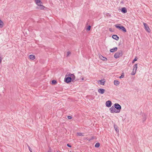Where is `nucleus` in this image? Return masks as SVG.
Segmentation results:
<instances>
[{
  "instance_id": "obj_10",
  "label": "nucleus",
  "mask_w": 152,
  "mask_h": 152,
  "mask_svg": "<svg viewBox=\"0 0 152 152\" xmlns=\"http://www.w3.org/2000/svg\"><path fill=\"white\" fill-rule=\"evenodd\" d=\"M112 38L116 40H118L119 39V37L117 35L115 34L113 35L112 36Z\"/></svg>"
},
{
  "instance_id": "obj_40",
  "label": "nucleus",
  "mask_w": 152,
  "mask_h": 152,
  "mask_svg": "<svg viewBox=\"0 0 152 152\" xmlns=\"http://www.w3.org/2000/svg\"><path fill=\"white\" fill-rule=\"evenodd\" d=\"M57 152H60V151H57Z\"/></svg>"
},
{
  "instance_id": "obj_31",
  "label": "nucleus",
  "mask_w": 152,
  "mask_h": 152,
  "mask_svg": "<svg viewBox=\"0 0 152 152\" xmlns=\"http://www.w3.org/2000/svg\"><path fill=\"white\" fill-rule=\"evenodd\" d=\"M47 152H52V149L51 147H49V150Z\"/></svg>"
},
{
  "instance_id": "obj_27",
  "label": "nucleus",
  "mask_w": 152,
  "mask_h": 152,
  "mask_svg": "<svg viewBox=\"0 0 152 152\" xmlns=\"http://www.w3.org/2000/svg\"><path fill=\"white\" fill-rule=\"evenodd\" d=\"M41 1L40 0H35V1L36 3L37 4H38V3H39L41 2Z\"/></svg>"
},
{
  "instance_id": "obj_14",
  "label": "nucleus",
  "mask_w": 152,
  "mask_h": 152,
  "mask_svg": "<svg viewBox=\"0 0 152 152\" xmlns=\"http://www.w3.org/2000/svg\"><path fill=\"white\" fill-rule=\"evenodd\" d=\"M114 84L115 85L117 86L119 85L120 82L118 81L115 80L114 81Z\"/></svg>"
},
{
  "instance_id": "obj_30",
  "label": "nucleus",
  "mask_w": 152,
  "mask_h": 152,
  "mask_svg": "<svg viewBox=\"0 0 152 152\" xmlns=\"http://www.w3.org/2000/svg\"><path fill=\"white\" fill-rule=\"evenodd\" d=\"M70 54L71 52L70 51H68L67 52L66 57H68Z\"/></svg>"
},
{
  "instance_id": "obj_22",
  "label": "nucleus",
  "mask_w": 152,
  "mask_h": 152,
  "mask_svg": "<svg viewBox=\"0 0 152 152\" xmlns=\"http://www.w3.org/2000/svg\"><path fill=\"white\" fill-rule=\"evenodd\" d=\"M100 146V143L99 142H97L95 145V147L96 148H98Z\"/></svg>"
},
{
  "instance_id": "obj_29",
  "label": "nucleus",
  "mask_w": 152,
  "mask_h": 152,
  "mask_svg": "<svg viewBox=\"0 0 152 152\" xmlns=\"http://www.w3.org/2000/svg\"><path fill=\"white\" fill-rule=\"evenodd\" d=\"M77 134H78V135L79 136H83L82 133L78 132V133H77Z\"/></svg>"
},
{
  "instance_id": "obj_17",
  "label": "nucleus",
  "mask_w": 152,
  "mask_h": 152,
  "mask_svg": "<svg viewBox=\"0 0 152 152\" xmlns=\"http://www.w3.org/2000/svg\"><path fill=\"white\" fill-rule=\"evenodd\" d=\"M29 58L32 60H33L35 58V56L33 55H30L29 56Z\"/></svg>"
},
{
  "instance_id": "obj_38",
  "label": "nucleus",
  "mask_w": 152,
  "mask_h": 152,
  "mask_svg": "<svg viewBox=\"0 0 152 152\" xmlns=\"http://www.w3.org/2000/svg\"><path fill=\"white\" fill-rule=\"evenodd\" d=\"M94 137L92 136V137H91V140H93V139H94Z\"/></svg>"
},
{
  "instance_id": "obj_5",
  "label": "nucleus",
  "mask_w": 152,
  "mask_h": 152,
  "mask_svg": "<svg viewBox=\"0 0 152 152\" xmlns=\"http://www.w3.org/2000/svg\"><path fill=\"white\" fill-rule=\"evenodd\" d=\"M109 110L110 111V112L111 113H118L119 111H116V110L115 109V108L113 106H112L111 108H110L109 109Z\"/></svg>"
},
{
  "instance_id": "obj_33",
  "label": "nucleus",
  "mask_w": 152,
  "mask_h": 152,
  "mask_svg": "<svg viewBox=\"0 0 152 152\" xmlns=\"http://www.w3.org/2000/svg\"><path fill=\"white\" fill-rule=\"evenodd\" d=\"M67 146L69 148H71L72 147V146L71 145H70L68 143L67 144Z\"/></svg>"
},
{
  "instance_id": "obj_9",
  "label": "nucleus",
  "mask_w": 152,
  "mask_h": 152,
  "mask_svg": "<svg viewBox=\"0 0 152 152\" xmlns=\"http://www.w3.org/2000/svg\"><path fill=\"white\" fill-rule=\"evenodd\" d=\"M98 91L99 93L102 94L104 93L105 90L103 88H100L98 90Z\"/></svg>"
},
{
  "instance_id": "obj_32",
  "label": "nucleus",
  "mask_w": 152,
  "mask_h": 152,
  "mask_svg": "<svg viewBox=\"0 0 152 152\" xmlns=\"http://www.w3.org/2000/svg\"><path fill=\"white\" fill-rule=\"evenodd\" d=\"M28 149H29V150L31 152H32V149H31V148L29 146H28Z\"/></svg>"
},
{
  "instance_id": "obj_4",
  "label": "nucleus",
  "mask_w": 152,
  "mask_h": 152,
  "mask_svg": "<svg viewBox=\"0 0 152 152\" xmlns=\"http://www.w3.org/2000/svg\"><path fill=\"white\" fill-rule=\"evenodd\" d=\"M115 109L117 110L116 111H119L118 113H120L121 108V106L118 103H115L113 106Z\"/></svg>"
},
{
  "instance_id": "obj_28",
  "label": "nucleus",
  "mask_w": 152,
  "mask_h": 152,
  "mask_svg": "<svg viewBox=\"0 0 152 152\" xmlns=\"http://www.w3.org/2000/svg\"><path fill=\"white\" fill-rule=\"evenodd\" d=\"M136 72L135 71H132V72L131 73V75H134L135 74V73H136Z\"/></svg>"
},
{
  "instance_id": "obj_8",
  "label": "nucleus",
  "mask_w": 152,
  "mask_h": 152,
  "mask_svg": "<svg viewBox=\"0 0 152 152\" xmlns=\"http://www.w3.org/2000/svg\"><path fill=\"white\" fill-rule=\"evenodd\" d=\"M106 82L105 79H103L101 80L98 81V83H100V84L102 85H104Z\"/></svg>"
},
{
  "instance_id": "obj_26",
  "label": "nucleus",
  "mask_w": 152,
  "mask_h": 152,
  "mask_svg": "<svg viewBox=\"0 0 152 152\" xmlns=\"http://www.w3.org/2000/svg\"><path fill=\"white\" fill-rule=\"evenodd\" d=\"M137 57H135L134 59L132 61V63H134L135 61H137Z\"/></svg>"
},
{
  "instance_id": "obj_13",
  "label": "nucleus",
  "mask_w": 152,
  "mask_h": 152,
  "mask_svg": "<svg viewBox=\"0 0 152 152\" xmlns=\"http://www.w3.org/2000/svg\"><path fill=\"white\" fill-rule=\"evenodd\" d=\"M118 48L117 47H115L111 49L110 50V52L111 53L114 52L115 51H117Z\"/></svg>"
},
{
  "instance_id": "obj_25",
  "label": "nucleus",
  "mask_w": 152,
  "mask_h": 152,
  "mask_svg": "<svg viewBox=\"0 0 152 152\" xmlns=\"http://www.w3.org/2000/svg\"><path fill=\"white\" fill-rule=\"evenodd\" d=\"M105 15H106L107 17H110L111 16V15L109 13H104Z\"/></svg>"
},
{
  "instance_id": "obj_3",
  "label": "nucleus",
  "mask_w": 152,
  "mask_h": 152,
  "mask_svg": "<svg viewBox=\"0 0 152 152\" xmlns=\"http://www.w3.org/2000/svg\"><path fill=\"white\" fill-rule=\"evenodd\" d=\"M123 53L121 50L118 51V52L115 53L114 55V57L115 58H118L122 56Z\"/></svg>"
},
{
  "instance_id": "obj_24",
  "label": "nucleus",
  "mask_w": 152,
  "mask_h": 152,
  "mask_svg": "<svg viewBox=\"0 0 152 152\" xmlns=\"http://www.w3.org/2000/svg\"><path fill=\"white\" fill-rule=\"evenodd\" d=\"M124 76V72L122 73L121 76L119 77V78L120 79L123 78Z\"/></svg>"
},
{
  "instance_id": "obj_41",
  "label": "nucleus",
  "mask_w": 152,
  "mask_h": 152,
  "mask_svg": "<svg viewBox=\"0 0 152 152\" xmlns=\"http://www.w3.org/2000/svg\"><path fill=\"white\" fill-rule=\"evenodd\" d=\"M80 73V72H78V73Z\"/></svg>"
},
{
  "instance_id": "obj_37",
  "label": "nucleus",
  "mask_w": 152,
  "mask_h": 152,
  "mask_svg": "<svg viewBox=\"0 0 152 152\" xmlns=\"http://www.w3.org/2000/svg\"><path fill=\"white\" fill-rule=\"evenodd\" d=\"M109 30L111 32H113V31L112 30V28H110L109 29Z\"/></svg>"
},
{
  "instance_id": "obj_19",
  "label": "nucleus",
  "mask_w": 152,
  "mask_h": 152,
  "mask_svg": "<svg viewBox=\"0 0 152 152\" xmlns=\"http://www.w3.org/2000/svg\"><path fill=\"white\" fill-rule=\"evenodd\" d=\"M4 25L3 22L0 19V28H2Z\"/></svg>"
},
{
  "instance_id": "obj_18",
  "label": "nucleus",
  "mask_w": 152,
  "mask_h": 152,
  "mask_svg": "<svg viewBox=\"0 0 152 152\" xmlns=\"http://www.w3.org/2000/svg\"><path fill=\"white\" fill-rule=\"evenodd\" d=\"M146 116L145 114L142 115V120L143 122H144L146 120Z\"/></svg>"
},
{
  "instance_id": "obj_15",
  "label": "nucleus",
  "mask_w": 152,
  "mask_h": 152,
  "mask_svg": "<svg viewBox=\"0 0 152 152\" xmlns=\"http://www.w3.org/2000/svg\"><path fill=\"white\" fill-rule=\"evenodd\" d=\"M137 68V64H135L133 66V70L134 71H135L136 72Z\"/></svg>"
},
{
  "instance_id": "obj_23",
  "label": "nucleus",
  "mask_w": 152,
  "mask_h": 152,
  "mask_svg": "<svg viewBox=\"0 0 152 152\" xmlns=\"http://www.w3.org/2000/svg\"><path fill=\"white\" fill-rule=\"evenodd\" d=\"M91 26L90 25H89L86 28V31H89L91 29Z\"/></svg>"
},
{
  "instance_id": "obj_36",
  "label": "nucleus",
  "mask_w": 152,
  "mask_h": 152,
  "mask_svg": "<svg viewBox=\"0 0 152 152\" xmlns=\"http://www.w3.org/2000/svg\"><path fill=\"white\" fill-rule=\"evenodd\" d=\"M79 80V79L77 78L76 80H74V82H75V81H78Z\"/></svg>"
},
{
  "instance_id": "obj_7",
  "label": "nucleus",
  "mask_w": 152,
  "mask_h": 152,
  "mask_svg": "<svg viewBox=\"0 0 152 152\" xmlns=\"http://www.w3.org/2000/svg\"><path fill=\"white\" fill-rule=\"evenodd\" d=\"M105 104L106 107H109L112 105V103L111 101L108 100L106 102Z\"/></svg>"
},
{
  "instance_id": "obj_42",
  "label": "nucleus",
  "mask_w": 152,
  "mask_h": 152,
  "mask_svg": "<svg viewBox=\"0 0 152 152\" xmlns=\"http://www.w3.org/2000/svg\"><path fill=\"white\" fill-rule=\"evenodd\" d=\"M70 152H72L71 151H70Z\"/></svg>"
},
{
  "instance_id": "obj_6",
  "label": "nucleus",
  "mask_w": 152,
  "mask_h": 152,
  "mask_svg": "<svg viewBox=\"0 0 152 152\" xmlns=\"http://www.w3.org/2000/svg\"><path fill=\"white\" fill-rule=\"evenodd\" d=\"M143 25L144 26L145 29V30L147 31L149 33L150 32H151L150 29V28H149V27H148V25L146 23H144Z\"/></svg>"
},
{
  "instance_id": "obj_16",
  "label": "nucleus",
  "mask_w": 152,
  "mask_h": 152,
  "mask_svg": "<svg viewBox=\"0 0 152 152\" xmlns=\"http://www.w3.org/2000/svg\"><path fill=\"white\" fill-rule=\"evenodd\" d=\"M114 128L115 129V130L116 132H119L118 127L116 125L114 124Z\"/></svg>"
},
{
  "instance_id": "obj_2",
  "label": "nucleus",
  "mask_w": 152,
  "mask_h": 152,
  "mask_svg": "<svg viewBox=\"0 0 152 152\" xmlns=\"http://www.w3.org/2000/svg\"><path fill=\"white\" fill-rule=\"evenodd\" d=\"M121 26L120 24H117L115 25V27L119 30L122 31L124 32H126V28L124 26Z\"/></svg>"
},
{
  "instance_id": "obj_35",
  "label": "nucleus",
  "mask_w": 152,
  "mask_h": 152,
  "mask_svg": "<svg viewBox=\"0 0 152 152\" xmlns=\"http://www.w3.org/2000/svg\"><path fill=\"white\" fill-rule=\"evenodd\" d=\"M42 4V2H41H41L39 3H38V4H37L39 6L40 5H41V4Z\"/></svg>"
},
{
  "instance_id": "obj_39",
  "label": "nucleus",
  "mask_w": 152,
  "mask_h": 152,
  "mask_svg": "<svg viewBox=\"0 0 152 152\" xmlns=\"http://www.w3.org/2000/svg\"><path fill=\"white\" fill-rule=\"evenodd\" d=\"M84 78H83H83H82V80H84Z\"/></svg>"
},
{
  "instance_id": "obj_1",
  "label": "nucleus",
  "mask_w": 152,
  "mask_h": 152,
  "mask_svg": "<svg viewBox=\"0 0 152 152\" xmlns=\"http://www.w3.org/2000/svg\"><path fill=\"white\" fill-rule=\"evenodd\" d=\"M75 79V77L74 74L70 73H67L65 75L64 79V81L66 83H69L71 82H74V80Z\"/></svg>"
},
{
  "instance_id": "obj_11",
  "label": "nucleus",
  "mask_w": 152,
  "mask_h": 152,
  "mask_svg": "<svg viewBox=\"0 0 152 152\" xmlns=\"http://www.w3.org/2000/svg\"><path fill=\"white\" fill-rule=\"evenodd\" d=\"M121 12L123 13H125L127 12V9L125 7H123L121 8Z\"/></svg>"
},
{
  "instance_id": "obj_21",
  "label": "nucleus",
  "mask_w": 152,
  "mask_h": 152,
  "mask_svg": "<svg viewBox=\"0 0 152 152\" xmlns=\"http://www.w3.org/2000/svg\"><path fill=\"white\" fill-rule=\"evenodd\" d=\"M45 7L41 5L39 6V7L38 8V9H39L40 10H44L45 8Z\"/></svg>"
},
{
  "instance_id": "obj_20",
  "label": "nucleus",
  "mask_w": 152,
  "mask_h": 152,
  "mask_svg": "<svg viewBox=\"0 0 152 152\" xmlns=\"http://www.w3.org/2000/svg\"><path fill=\"white\" fill-rule=\"evenodd\" d=\"M57 83V82L55 80H52V85H55Z\"/></svg>"
},
{
  "instance_id": "obj_12",
  "label": "nucleus",
  "mask_w": 152,
  "mask_h": 152,
  "mask_svg": "<svg viewBox=\"0 0 152 152\" xmlns=\"http://www.w3.org/2000/svg\"><path fill=\"white\" fill-rule=\"evenodd\" d=\"M99 58L100 59L104 61H106L107 60V58L103 56H102L100 55L99 56Z\"/></svg>"
},
{
  "instance_id": "obj_34",
  "label": "nucleus",
  "mask_w": 152,
  "mask_h": 152,
  "mask_svg": "<svg viewBox=\"0 0 152 152\" xmlns=\"http://www.w3.org/2000/svg\"><path fill=\"white\" fill-rule=\"evenodd\" d=\"M67 118L69 119H71L72 118V117L71 116H68Z\"/></svg>"
}]
</instances>
